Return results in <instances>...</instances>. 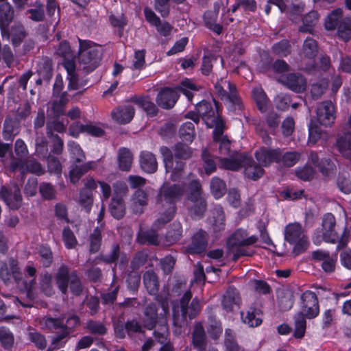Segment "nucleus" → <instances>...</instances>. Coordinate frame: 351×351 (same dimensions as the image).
<instances>
[{"label":"nucleus","instance_id":"obj_2","mask_svg":"<svg viewBox=\"0 0 351 351\" xmlns=\"http://www.w3.org/2000/svg\"><path fill=\"white\" fill-rule=\"evenodd\" d=\"M201 310L199 300L196 297L192 300V293L186 291L180 299L179 304L173 308V325L182 328L186 324V318L193 319Z\"/></svg>","mask_w":351,"mask_h":351},{"label":"nucleus","instance_id":"obj_18","mask_svg":"<svg viewBox=\"0 0 351 351\" xmlns=\"http://www.w3.org/2000/svg\"><path fill=\"white\" fill-rule=\"evenodd\" d=\"M0 278L7 283L13 278L16 282L21 279V274L18 265V261L12 258L8 263L0 262Z\"/></svg>","mask_w":351,"mask_h":351},{"label":"nucleus","instance_id":"obj_47","mask_svg":"<svg viewBox=\"0 0 351 351\" xmlns=\"http://www.w3.org/2000/svg\"><path fill=\"white\" fill-rule=\"evenodd\" d=\"M210 189L211 194L215 199L221 198L227 191L225 182L219 177H213L211 179Z\"/></svg>","mask_w":351,"mask_h":351},{"label":"nucleus","instance_id":"obj_20","mask_svg":"<svg viewBox=\"0 0 351 351\" xmlns=\"http://www.w3.org/2000/svg\"><path fill=\"white\" fill-rule=\"evenodd\" d=\"M208 235L202 229L196 232L191 238V242L187 247L190 254H200L204 252L208 245Z\"/></svg>","mask_w":351,"mask_h":351},{"label":"nucleus","instance_id":"obj_52","mask_svg":"<svg viewBox=\"0 0 351 351\" xmlns=\"http://www.w3.org/2000/svg\"><path fill=\"white\" fill-rule=\"evenodd\" d=\"M202 158L204 162V168L206 174L210 175L217 169L216 160H219L218 157L211 155L208 149H204L202 153Z\"/></svg>","mask_w":351,"mask_h":351},{"label":"nucleus","instance_id":"obj_55","mask_svg":"<svg viewBox=\"0 0 351 351\" xmlns=\"http://www.w3.org/2000/svg\"><path fill=\"white\" fill-rule=\"evenodd\" d=\"M174 158L179 160H188L193 154L192 149L186 143L179 142L173 147Z\"/></svg>","mask_w":351,"mask_h":351},{"label":"nucleus","instance_id":"obj_29","mask_svg":"<svg viewBox=\"0 0 351 351\" xmlns=\"http://www.w3.org/2000/svg\"><path fill=\"white\" fill-rule=\"evenodd\" d=\"M245 156L239 153H234L233 155H230V158H219V166L221 168L237 171L239 169L244 162Z\"/></svg>","mask_w":351,"mask_h":351},{"label":"nucleus","instance_id":"obj_40","mask_svg":"<svg viewBox=\"0 0 351 351\" xmlns=\"http://www.w3.org/2000/svg\"><path fill=\"white\" fill-rule=\"evenodd\" d=\"M241 317L243 322L248 324L250 327L258 326L262 322L261 310L253 306L249 308L245 315L241 313Z\"/></svg>","mask_w":351,"mask_h":351},{"label":"nucleus","instance_id":"obj_23","mask_svg":"<svg viewBox=\"0 0 351 351\" xmlns=\"http://www.w3.org/2000/svg\"><path fill=\"white\" fill-rule=\"evenodd\" d=\"M240 302L241 298L238 290L234 287H229L223 296V308L227 312L233 311L235 308L239 307Z\"/></svg>","mask_w":351,"mask_h":351},{"label":"nucleus","instance_id":"obj_38","mask_svg":"<svg viewBox=\"0 0 351 351\" xmlns=\"http://www.w3.org/2000/svg\"><path fill=\"white\" fill-rule=\"evenodd\" d=\"M95 166L94 162H88L80 165H73L69 172L71 181L73 184L77 182L83 175L90 169H93Z\"/></svg>","mask_w":351,"mask_h":351},{"label":"nucleus","instance_id":"obj_35","mask_svg":"<svg viewBox=\"0 0 351 351\" xmlns=\"http://www.w3.org/2000/svg\"><path fill=\"white\" fill-rule=\"evenodd\" d=\"M42 328L50 332H62L64 330V321L62 318H53L51 317H43L40 320Z\"/></svg>","mask_w":351,"mask_h":351},{"label":"nucleus","instance_id":"obj_30","mask_svg":"<svg viewBox=\"0 0 351 351\" xmlns=\"http://www.w3.org/2000/svg\"><path fill=\"white\" fill-rule=\"evenodd\" d=\"M278 306L281 311L290 310L294 303L293 293L288 289H283L277 292Z\"/></svg>","mask_w":351,"mask_h":351},{"label":"nucleus","instance_id":"obj_60","mask_svg":"<svg viewBox=\"0 0 351 351\" xmlns=\"http://www.w3.org/2000/svg\"><path fill=\"white\" fill-rule=\"evenodd\" d=\"M214 141L219 143V149L221 155H230V141L226 136H222L221 128L215 132Z\"/></svg>","mask_w":351,"mask_h":351},{"label":"nucleus","instance_id":"obj_1","mask_svg":"<svg viewBox=\"0 0 351 351\" xmlns=\"http://www.w3.org/2000/svg\"><path fill=\"white\" fill-rule=\"evenodd\" d=\"M322 230H317L313 237V241L316 245H320L322 241L327 243H338L337 248L345 247L349 239L350 231L345 228L341 236L339 237L335 231L336 219L331 213H326L323 216Z\"/></svg>","mask_w":351,"mask_h":351},{"label":"nucleus","instance_id":"obj_54","mask_svg":"<svg viewBox=\"0 0 351 351\" xmlns=\"http://www.w3.org/2000/svg\"><path fill=\"white\" fill-rule=\"evenodd\" d=\"M306 316L303 313H298L294 317L293 337L296 339H302L306 331Z\"/></svg>","mask_w":351,"mask_h":351},{"label":"nucleus","instance_id":"obj_50","mask_svg":"<svg viewBox=\"0 0 351 351\" xmlns=\"http://www.w3.org/2000/svg\"><path fill=\"white\" fill-rule=\"evenodd\" d=\"M343 12L341 9H336L333 10L325 20V28L327 30H334L337 29L343 20L342 16Z\"/></svg>","mask_w":351,"mask_h":351},{"label":"nucleus","instance_id":"obj_53","mask_svg":"<svg viewBox=\"0 0 351 351\" xmlns=\"http://www.w3.org/2000/svg\"><path fill=\"white\" fill-rule=\"evenodd\" d=\"M213 226L216 232L221 231L225 228V214L221 206H216L213 211Z\"/></svg>","mask_w":351,"mask_h":351},{"label":"nucleus","instance_id":"obj_15","mask_svg":"<svg viewBox=\"0 0 351 351\" xmlns=\"http://www.w3.org/2000/svg\"><path fill=\"white\" fill-rule=\"evenodd\" d=\"M335 147L346 158L351 160V131L347 130V125L340 127L337 135Z\"/></svg>","mask_w":351,"mask_h":351},{"label":"nucleus","instance_id":"obj_21","mask_svg":"<svg viewBox=\"0 0 351 351\" xmlns=\"http://www.w3.org/2000/svg\"><path fill=\"white\" fill-rule=\"evenodd\" d=\"M191 345L197 351H206L208 347V338L204 326L197 323L191 334Z\"/></svg>","mask_w":351,"mask_h":351},{"label":"nucleus","instance_id":"obj_27","mask_svg":"<svg viewBox=\"0 0 351 351\" xmlns=\"http://www.w3.org/2000/svg\"><path fill=\"white\" fill-rule=\"evenodd\" d=\"M139 164L143 171L147 173H154L158 169L156 156L148 151H142L139 156Z\"/></svg>","mask_w":351,"mask_h":351},{"label":"nucleus","instance_id":"obj_14","mask_svg":"<svg viewBox=\"0 0 351 351\" xmlns=\"http://www.w3.org/2000/svg\"><path fill=\"white\" fill-rule=\"evenodd\" d=\"M302 311L308 319L317 317L319 313V302L316 294L311 291H304L300 297Z\"/></svg>","mask_w":351,"mask_h":351},{"label":"nucleus","instance_id":"obj_51","mask_svg":"<svg viewBox=\"0 0 351 351\" xmlns=\"http://www.w3.org/2000/svg\"><path fill=\"white\" fill-rule=\"evenodd\" d=\"M84 328L89 333L95 336H103L107 333V328L105 324L97 320L88 319L86 322Z\"/></svg>","mask_w":351,"mask_h":351},{"label":"nucleus","instance_id":"obj_41","mask_svg":"<svg viewBox=\"0 0 351 351\" xmlns=\"http://www.w3.org/2000/svg\"><path fill=\"white\" fill-rule=\"evenodd\" d=\"M37 72L40 77L49 82L52 77V61L48 58H43L37 62Z\"/></svg>","mask_w":351,"mask_h":351},{"label":"nucleus","instance_id":"obj_62","mask_svg":"<svg viewBox=\"0 0 351 351\" xmlns=\"http://www.w3.org/2000/svg\"><path fill=\"white\" fill-rule=\"evenodd\" d=\"M252 93L258 110L261 112H265L267 109L268 98L264 90L261 88H256L253 90Z\"/></svg>","mask_w":351,"mask_h":351},{"label":"nucleus","instance_id":"obj_36","mask_svg":"<svg viewBox=\"0 0 351 351\" xmlns=\"http://www.w3.org/2000/svg\"><path fill=\"white\" fill-rule=\"evenodd\" d=\"M318 20L319 14L317 11L309 12L302 18V25L299 27V32L312 34Z\"/></svg>","mask_w":351,"mask_h":351},{"label":"nucleus","instance_id":"obj_37","mask_svg":"<svg viewBox=\"0 0 351 351\" xmlns=\"http://www.w3.org/2000/svg\"><path fill=\"white\" fill-rule=\"evenodd\" d=\"M144 285L150 295H156L159 289V282L156 273L152 271H147L143 275Z\"/></svg>","mask_w":351,"mask_h":351},{"label":"nucleus","instance_id":"obj_49","mask_svg":"<svg viewBox=\"0 0 351 351\" xmlns=\"http://www.w3.org/2000/svg\"><path fill=\"white\" fill-rule=\"evenodd\" d=\"M217 13L215 11H206L204 14V21L206 26L215 32L220 34L222 32V26L217 23Z\"/></svg>","mask_w":351,"mask_h":351},{"label":"nucleus","instance_id":"obj_26","mask_svg":"<svg viewBox=\"0 0 351 351\" xmlns=\"http://www.w3.org/2000/svg\"><path fill=\"white\" fill-rule=\"evenodd\" d=\"M135 113L133 106L126 105L119 106L112 111V119L120 124H125L132 121Z\"/></svg>","mask_w":351,"mask_h":351},{"label":"nucleus","instance_id":"obj_56","mask_svg":"<svg viewBox=\"0 0 351 351\" xmlns=\"http://www.w3.org/2000/svg\"><path fill=\"white\" fill-rule=\"evenodd\" d=\"M39 262L44 267H49L53 261V256L49 246L43 245L38 247Z\"/></svg>","mask_w":351,"mask_h":351},{"label":"nucleus","instance_id":"obj_16","mask_svg":"<svg viewBox=\"0 0 351 351\" xmlns=\"http://www.w3.org/2000/svg\"><path fill=\"white\" fill-rule=\"evenodd\" d=\"M0 199L12 210L18 209L21 204L22 197L21 191L17 186L8 188L2 186L0 189Z\"/></svg>","mask_w":351,"mask_h":351},{"label":"nucleus","instance_id":"obj_19","mask_svg":"<svg viewBox=\"0 0 351 351\" xmlns=\"http://www.w3.org/2000/svg\"><path fill=\"white\" fill-rule=\"evenodd\" d=\"M14 19V10L5 0H0V29L3 37L9 38L8 27Z\"/></svg>","mask_w":351,"mask_h":351},{"label":"nucleus","instance_id":"obj_43","mask_svg":"<svg viewBox=\"0 0 351 351\" xmlns=\"http://www.w3.org/2000/svg\"><path fill=\"white\" fill-rule=\"evenodd\" d=\"M130 101L142 108L147 114L152 117L156 115L158 112V108L156 105L147 97L135 96L132 97Z\"/></svg>","mask_w":351,"mask_h":351},{"label":"nucleus","instance_id":"obj_44","mask_svg":"<svg viewBox=\"0 0 351 351\" xmlns=\"http://www.w3.org/2000/svg\"><path fill=\"white\" fill-rule=\"evenodd\" d=\"M133 156L126 148H121L118 153L119 167L121 171H128L132 166Z\"/></svg>","mask_w":351,"mask_h":351},{"label":"nucleus","instance_id":"obj_45","mask_svg":"<svg viewBox=\"0 0 351 351\" xmlns=\"http://www.w3.org/2000/svg\"><path fill=\"white\" fill-rule=\"evenodd\" d=\"M30 6L35 8H31L27 10L26 14H29L28 18L34 21L40 22L45 19V11L43 3L40 0H35L29 4Z\"/></svg>","mask_w":351,"mask_h":351},{"label":"nucleus","instance_id":"obj_48","mask_svg":"<svg viewBox=\"0 0 351 351\" xmlns=\"http://www.w3.org/2000/svg\"><path fill=\"white\" fill-rule=\"evenodd\" d=\"M176 212V205L169 206L165 212L160 214V217L154 221L153 228L160 229L173 218Z\"/></svg>","mask_w":351,"mask_h":351},{"label":"nucleus","instance_id":"obj_61","mask_svg":"<svg viewBox=\"0 0 351 351\" xmlns=\"http://www.w3.org/2000/svg\"><path fill=\"white\" fill-rule=\"evenodd\" d=\"M301 153L298 152H287L282 153L280 151V157L279 158V162L283 165L290 167L295 165L300 159Z\"/></svg>","mask_w":351,"mask_h":351},{"label":"nucleus","instance_id":"obj_28","mask_svg":"<svg viewBox=\"0 0 351 351\" xmlns=\"http://www.w3.org/2000/svg\"><path fill=\"white\" fill-rule=\"evenodd\" d=\"M186 206L191 215L195 217H202L206 210V202L203 197L195 199H187Z\"/></svg>","mask_w":351,"mask_h":351},{"label":"nucleus","instance_id":"obj_12","mask_svg":"<svg viewBox=\"0 0 351 351\" xmlns=\"http://www.w3.org/2000/svg\"><path fill=\"white\" fill-rule=\"evenodd\" d=\"M184 184L165 182L160 188L158 202H165L169 206L175 205L184 195Z\"/></svg>","mask_w":351,"mask_h":351},{"label":"nucleus","instance_id":"obj_42","mask_svg":"<svg viewBox=\"0 0 351 351\" xmlns=\"http://www.w3.org/2000/svg\"><path fill=\"white\" fill-rule=\"evenodd\" d=\"M65 130L66 126L59 120V117L53 116V117L48 119L46 123V133L49 138L56 135L54 132L62 133Z\"/></svg>","mask_w":351,"mask_h":351},{"label":"nucleus","instance_id":"obj_9","mask_svg":"<svg viewBox=\"0 0 351 351\" xmlns=\"http://www.w3.org/2000/svg\"><path fill=\"white\" fill-rule=\"evenodd\" d=\"M215 91L221 100L231 104L234 106V110L243 109V104L237 95L236 86L230 81L222 77L219 80L217 79L215 84Z\"/></svg>","mask_w":351,"mask_h":351},{"label":"nucleus","instance_id":"obj_33","mask_svg":"<svg viewBox=\"0 0 351 351\" xmlns=\"http://www.w3.org/2000/svg\"><path fill=\"white\" fill-rule=\"evenodd\" d=\"M111 215L117 219H122L125 214V205L121 196L114 195L109 205Z\"/></svg>","mask_w":351,"mask_h":351},{"label":"nucleus","instance_id":"obj_6","mask_svg":"<svg viewBox=\"0 0 351 351\" xmlns=\"http://www.w3.org/2000/svg\"><path fill=\"white\" fill-rule=\"evenodd\" d=\"M56 284L62 294L66 295L68 287L75 295H80L83 291V287L77 271H71L70 268L64 265H61L55 274Z\"/></svg>","mask_w":351,"mask_h":351},{"label":"nucleus","instance_id":"obj_7","mask_svg":"<svg viewBox=\"0 0 351 351\" xmlns=\"http://www.w3.org/2000/svg\"><path fill=\"white\" fill-rule=\"evenodd\" d=\"M56 53L59 56L63 57L64 59L63 66L67 72L68 88L69 90H77L81 88L83 84L79 82L78 75L76 73L75 62L73 60L69 59V58L73 56L69 43L66 40L60 43Z\"/></svg>","mask_w":351,"mask_h":351},{"label":"nucleus","instance_id":"obj_63","mask_svg":"<svg viewBox=\"0 0 351 351\" xmlns=\"http://www.w3.org/2000/svg\"><path fill=\"white\" fill-rule=\"evenodd\" d=\"M101 239L102 237L101 229L100 228L97 227L89 236V250L90 253L95 254L99 250L101 244Z\"/></svg>","mask_w":351,"mask_h":351},{"label":"nucleus","instance_id":"obj_22","mask_svg":"<svg viewBox=\"0 0 351 351\" xmlns=\"http://www.w3.org/2000/svg\"><path fill=\"white\" fill-rule=\"evenodd\" d=\"M255 157L260 165L267 167L271 162H279L280 149L261 147L255 152Z\"/></svg>","mask_w":351,"mask_h":351},{"label":"nucleus","instance_id":"obj_34","mask_svg":"<svg viewBox=\"0 0 351 351\" xmlns=\"http://www.w3.org/2000/svg\"><path fill=\"white\" fill-rule=\"evenodd\" d=\"M318 49L317 41L311 37H307L304 41L300 56L302 59L313 60L317 56Z\"/></svg>","mask_w":351,"mask_h":351},{"label":"nucleus","instance_id":"obj_58","mask_svg":"<svg viewBox=\"0 0 351 351\" xmlns=\"http://www.w3.org/2000/svg\"><path fill=\"white\" fill-rule=\"evenodd\" d=\"M0 343L1 346L8 350H10L14 343V337L11 330L5 327H0Z\"/></svg>","mask_w":351,"mask_h":351},{"label":"nucleus","instance_id":"obj_32","mask_svg":"<svg viewBox=\"0 0 351 351\" xmlns=\"http://www.w3.org/2000/svg\"><path fill=\"white\" fill-rule=\"evenodd\" d=\"M243 166L245 167L244 172L245 176L254 180L260 178L264 173V170L260 164H256L252 158H248L245 156Z\"/></svg>","mask_w":351,"mask_h":351},{"label":"nucleus","instance_id":"obj_59","mask_svg":"<svg viewBox=\"0 0 351 351\" xmlns=\"http://www.w3.org/2000/svg\"><path fill=\"white\" fill-rule=\"evenodd\" d=\"M186 163L182 160L176 159L172 161V165L170 167H165L167 172H171V180L173 181L178 180L182 176Z\"/></svg>","mask_w":351,"mask_h":351},{"label":"nucleus","instance_id":"obj_64","mask_svg":"<svg viewBox=\"0 0 351 351\" xmlns=\"http://www.w3.org/2000/svg\"><path fill=\"white\" fill-rule=\"evenodd\" d=\"M337 29L338 36L344 41H348L351 38V19L344 18L340 23Z\"/></svg>","mask_w":351,"mask_h":351},{"label":"nucleus","instance_id":"obj_5","mask_svg":"<svg viewBox=\"0 0 351 351\" xmlns=\"http://www.w3.org/2000/svg\"><path fill=\"white\" fill-rule=\"evenodd\" d=\"M258 240L256 236H249L247 231L243 229L237 230L228 239L227 246L232 254V259L236 261L241 256H250L253 251L247 246L255 243Z\"/></svg>","mask_w":351,"mask_h":351},{"label":"nucleus","instance_id":"obj_11","mask_svg":"<svg viewBox=\"0 0 351 351\" xmlns=\"http://www.w3.org/2000/svg\"><path fill=\"white\" fill-rule=\"evenodd\" d=\"M80 324V317L74 314L69 315L64 323V330L62 332H58L51 340V344L48 348L47 351H53L54 349L62 348L64 346L67 339L73 332V329Z\"/></svg>","mask_w":351,"mask_h":351},{"label":"nucleus","instance_id":"obj_39","mask_svg":"<svg viewBox=\"0 0 351 351\" xmlns=\"http://www.w3.org/2000/svg\"><path fill=\"white\" fill-rule=\"evenodd\" d=\"M51 102L53 116L60 117L64 114L65 106L69 101L66 92H63Z\"/></svg>","mask_w":351,"mask_h":351},{"label":"nucleus","instance_id":"obj_4","mask_svg":"<svg viewBox=\"0 0 351 351\" xmlns=\"http://www.w3.org/2000/svg\"><path fill=\"white\" fill-rule=\"evenodd\" d=\"M78 62L85 73L93 71L99 64L102 58V49L89 40L79 39Z\"/></svg>","mask_w":351,"mask_h":351},{"label":"nucleus","instance_id":"obj_10","mask_svg":"<svg viewBox=\"0 0 351 351\" xmlns=\"http://www.w3.org/2000/svg\"><path fill=\"white\" fill-rule=\"evenodd\" d=\"M196 110L208 128L215 127L216 130L221 128L223 123L219 117L217 104L215 103V108H214L210 102L202 101L197 104Z\"/></svg>","mask_w":351,"mask_h":351},{"label":"nucleus","instance_id":"obj_25","mask_svg":"<svg viewBox=\"0 0 351 351\" xmlns=\"http://www.w3.org/2000/svg\"><path fill=\"white\" fill-rule=\"evenodd\" d=\"M20 120L18 117L8 115L3 123V137L6 141H12L19 133Z\"/></svg>","mask_w":351,"mask_h":351},{"label":"nucleus","instance_id":"obj_24","mask_svg":"<svg viewBox=\"0 0 351 351\" xmlns=\"http://www.w3.org/2000/svg\"><path fill=\"white\" fill-rule=\"evenodd\" d=\"M280 82L295 93H302L306 89L305 79L298 73H289L287 77L280 79Z\"/></svg>","mask_w":351,"mask_h":351},{"label":"nucleus","instance_id":"obj_31","mask_svg":"<svg viewBox=\"0 0 351 351\" xmlns=\"http://www.w3.org/2000/svg\"><path fill=\"white\" fill-rule=\"evenodd\" d=\"M148 196L147 193L141 189L136 190L132 199V209L136 215L143 212V208L147 205Z\"/></svg>","mask_w":351,"mask_h":351},{"label":"nucleus","instance_id":"obj_3","mask_svg":"<svg viewBox=\"0 0 351 351\" xmlns=\"http://www.w3.org/2000/svg\"><path fill=\"white\" fill-rule=\"evenodd\" d=\"M199 88L191 80L186 79L176 89L165 88L160 90L157 95L156 103L162 108L170 109L174 106L178 99V90L182 93L191 101L193 97V92L199 90Z\"/></svg>","mask_w":351,"mask_h":351},{"label":"nucleus","instance_id":"obj_8","mask_svg":"<svg viewBox=\"0 0 351 351\" xmlns=\"http://www.w3.org/2000/svg\"><path fill=\"white\" fill-rule=\"evenodd\" d=\"M156 300L162 308L160 313H158V305L153 302L148 304L143 310V326L149 330L156 327L160 318L165 317L169 313V306L167 298L158 295Z\"/></svg>","mask_w":351,"mask_h":351},{"label":"nucleus","instance_id":"obj_57","mask_svg":"<svg viewBox=\"0 0 351 351\" xmlns=\"http://www.w3.org/2000/svg\"><path fill=\"white\" fill-rule=\"evenodd\" d=\"M182 237V226L180 222H173L166 234V240L172 244L179 241Z\"/></svg>","mask_w":351,"mask_h":351},{"label":"nucleus","instance_id":"obj_17","mask_svg":"<svg viewBox=\"0 0 351 351\" xmlns=\"http://www.w3.org/2000/svg\"><path fill=\"white\" fill-rule=\"evenodd\" d=\"M317 121L322 125L330 126L335 119V106L330 101L320 103L316 110Z\"/></svg>","mask_w":351,"mask_h":351},{"label":"nucleus","instance_id":"obj_46","mask_svg":"<svg viewBox=\"0 0 351 351\" xmlns=\"http://www.w3.org/2000/svg\"><path fill=\"white\" fill-rule=\"evenodd\" d=\"M137 241L141 244L158 245L159 244L158 235L156 230H141L137 236Z\"/></svg>","mask_w":351,"mask_h":351},{"label":"nucleus","instance_id":"obj_13","mask_svg":"<svg viewBox=\"0 0 351 351\" xmlns=\"http://www.w3.org/2000/svg\"><path fill=\"white\" fill-rule=\"evenodd\" d=\"M285 239L290 244L295 245V250H303L307 247V238L299 223H289L285 227Z\"/></svg>","mask_w":351,"mask_h":351}]
</instances>
